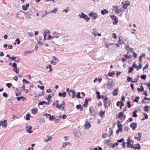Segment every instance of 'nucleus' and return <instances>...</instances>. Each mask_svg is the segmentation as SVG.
Returning a JSON list of instances; mask_svg holds the SVG:
<instances>
[{
	"label": "nucleus",
	"instance_id": "1",
	"mask_svg": "<svg viewBox=\"0 0 150 150\" xmlns=\"http://www.w3.org/2000/svg\"><path fill=\"white\" fill-rule=\"evenodd\" d=\"M107 85V88L109 89H110L115 86V84L113 82L112 79H109Z\"/></svg>",
	"mask_w": 150,
	"mask_h": 150
},
{
	"label": "nucleus",
	"instance_id": "2",
	"mask_svg": "<svg viewBox=\"0 0 150 150\" xmlns=\"http://www.w3.org/2000/svg\"><path fill=\"white\" fill-rule=\"evenodd\" d=\"M88 15L89 16L92 17L93 19L96 20L98 17V15L96 13L93 12H91L88 13Z\"/></svg>",
	"mask_w": 150,
	"mask_h": 150
},
{
	"label": "nucleus",
	"instance_id": "3",
	"mask_svg": "<svg viewBox=\"0 0 150 150\" xmlns=\"http://www.w3.org/2000/svg\"><path fill=\"white\" fill-rule=\"evenodd\" d=\"M62 103H60L59 105L58 103H57L56 105L57 108L59 109H60L62 108V109H64V106H63L62 105H64L65 102L64 101H62Z\"/></svg>",
	"mask_w": 150,
	"mask_h": 150
},
{
	"label": "nucleus",
	"instance_id": "4",
	"mask_svg": "<svg viewBox=\"0 0 150 150\" xmlns=\"http://www.w3.org/2000/svg\"><path fill=\"white\" fill-rule=\"evenodd\" d=\"M7 121L4 120L3 121H1L0 122V126H2L6 128L7 126Z\"/></svg>",
	"mask_w": 150,
	"mask_h": 150
},
{
	"label": "nucleus",
	"instance_id": "5",
	"mask_svg": "<svg viewBox=\"0 0 150 150\" xmlns=\"http://www.w3.org/2000/svg\"><path fill=\"white\" fill-rule=\"evenodd\" d=\"M25 128L28 129L26 130V131L28 133L31 134L33 133V131L31 130L32 129L31 126L27 125L25 127Z\"/></svg>",
	"mask_w": 150,
	"mask_h": 150
},
{
	"label": "nucleus",
	"instance_id": "6",
	"mask_svg": "<svg viewBox=\"0 0 150 150\" xmlns=\"http://www.w3.org/2000/svg\"><path fill=\"white\" fill-rule=\"evenodd\" d=\"M78 16L80 18L83 19L85 21L86 20L87 15L84 14L83 12H82L81 13L80 15H78Z\"/></svg>",
	"mask_w": 150,
	"mask_h": 150
},
{
	"label": "nucleus",
	"instance_id": "7",
	"mask_svg": "<svg viewBox=\"0 0 150 150\" xmlns=\"http://www.w3.org/2000/svg\"><path fill=\"white\" fill-rule=\"evenodd\" d=\"M137 123H132L130 125V127L132 128L133 130H134L137 128Z\"/></svg>",
	"mask_w": 150,
	"mask_h": 150
},
{
	"label": "nucleus",
	"instance_id": "8",
	"mask_svg": "<svg viewBox=\"0 0 150 150\" xmlns=\"http://www.w3.org/2000/svg\"><path fill=\"white\" fill-rule=\"evenodd\" d=\"M113 7L115 8V11L116 13L119 14L122 12L121 10H119V8L118 6H115Z\"/></svg>",
	"mask_w": 150,
	"mask_h": 150
},
{
	"label": "nucleus",
	"instance_id": "9",
	"mask_svg": "<svg viewBox=\"0 0 150 150\" xmlns=\"http://www.w3.org/2000/svg\"><path fill=\"white\" fill-rule=\"evenodd\" d=\"M120 121H117V125H118V129L119 130L122 132L123 130L122 129V125L120 124Z\"/></svg>",
	"mask_w": 150,
	"mask_h": 150
},
{
	"label": "nucleus",
	"instance_id": "10",
	"mask_svg": "<svg viewBox=\"0 0 150 150\" xmlns=\"http://www.w3.org/2000/svg\"><path fill=\"white\" fill-rule=\"evenodd\" d=\"M23 13L25 14L26 15V16L28 18H31V11H29Z\"/></svg>",
	"mask_w": 150,
	"mask_h": 150
},
{
	"label": "nucleus",
	"instance_id": "11",
	"mask_svg": "<svg viewBox=\"0 0 150 150\" xmlns=\"http://www.w3.org/2000/svg\"><path fill=\"white\" fill-rule=\"evenodd\" d=\"M47 137L48 138L45 139L44 141V142L45 143L47 142L48 141H51L52 139V138L51 136L48 135Z\"/></svg>",
	"mask_w": 150,
	"mask_h": 150
},
{
	"label": "nucleus",
	"instance_id": "12",
	"mask_svg": "<svg viewBox=\"0 0 150 150\" xmlns=\"http://www.w3.org/2000/svg\"><path fill=\"white\" fill-rule=\"evenodd\" d=\"M108 98L107 97H106L104 100H103V103H104L105 107V108H107L108 106Z\"/></svg>",
	"mask_w": 150,
	"mask_h": 150
},
{
	"label": "nucleus",
	"instance_id": "13",
	"mask_svg": "<svg viewBox=\"0 0 150 150\" xmlns=\"http://www.w3.org/2000/svg\"><path fill=\"white\" fill-rule=\"evenodd\" d=\"M91 127V124L89 122H86L85 124V127L86 129H88Z\"/></svg>",
	"mask_w": 150,
	"mask_h": 150
},
{
	"label": "nucleus",
	"instance_id": "14",
	"mask_svg": "<svg viewBox=\"0 0 150 150\" xmlns=\"http://www.w3.org/2000/svg\"><path fill=\"white\" fill-rule=\"evenodd\" d=\"M66 93L65 92H64L63 93H61L59 92L58 94V96L60 97H62L64 98L66 97Z\"/></svg>",
	"mask_w": 150,
	"mask_h": 150
},
{
	"label": "nucleus",
	"instance_id": "15",
	"mask_svg": "<svg viewBox=\"0 0 150 150\" xmlns=\"http://www.w3.org/2000/svg\"><path fill=\"white\" fill-rule=\"evenodd\" d=\"M16 99L18 101H20L21 100H22L23 101H24L26 99V98L22 96L20 97H17Z\"/></svg>",
	"mask_w": 150,
	"mask_h": 150
},
{
	"label": "nucleus",
	"instance_id": "16",
	"mask_svg": "<svg viewBox=\"0 0 150 150\" xmlns=\"http://www.w3.org/2000/svg\"><path fill=\"white\" fill-rule=\"evenodd\" d=\"M38 110L37 108L33 109L32 110V113L34 115L35 114L38 112Z\"/></svg>",
	"mask_w": 150,
	"mask_h": 150
},
{
	"label": "nucleus",
	"instance_id": "17",
	"mask_svg": "<svg viewBox=\"0 0 150 150\" xmlns=\"http://www.w3.org/2000/svg\"><path fill=\"white\" fill-rule=\"evenodd\" d=\"M110 17L113 20H115V21H117L118 20V18L116 17L115 16L113 15H111L110 16Z\"/></svg>",
	"mask_w": 150,
	"mask_h": 150
},
{
	"label": "nucleus",
	"instance_id": "18",
	"mask_svg": "<svg viewBox=\"0 0 150 150\" xmlns=\"http://www.w3.org/2000/svg\"><path fill=\"white\" fill-rule=\"evenodd\" d=\"M53 34L56 38H58L59 37V34L56 32H54Z\"/></svg>",
	"mask_w": 150,
	"mask_h": 150
},
{
	"label": "nucleus",
	"instance_id": "19",
	"mask_svg": "<svg viewBox=\"0 0 150 150\" xmlns=\"http://www.w3.org/2000/svg\"><path fill=\"white\" fill-rule=\"evenodd\" d=\"M44 104H45L46 105H48L49 104V102H47L45 101H43L41 102H40L38 105H42Z\"/></svg>",
	"mask_w": 150,
	"mask_h": 150
},
{
	"label": "nucleus",
	"instance_id": "20",
	"mask_svg": "<svg viewBox=\"0 0 150 150\" xmlns=\"http://www.w3.org/2000/svg\"><path fill=\"white\" fill-rule=\"evenodd\" d=\"M118 91L117 89H115L113 92V95L114 96H117L118 95V93H117Z\"/></svg>",
	"mask_w": 150,
	"mask_h": 150
},
{
	"label": "nucleus",
	"instance_id": "21",
	"mask_svg": "<svg viewBox=\"0 0 150 150\" xmlns=\"http://www.w3.org/2000/svg\"><path fill=\"white\" fill-rule=\"evenodd\" d=\"M149 106L147 105H146L144 107V110L145 111L148 112Z\"/></svg>",
	"mask_w": 150,
	"mask_h": 150
},
{
	"label": "nucleus",
	"instance_id": "22",
	"mask_svg": "<svg viewBox=\"0 0 150 150\" xmlns=\"http://www.w3.org/2000/svg\"><path fill=\"white\" fill-rule=\"evenodd\" d=\"M48 68H50V70L48 71L50 72L52 70V66L50 64L46 66V69H47Z\"/></svg>",
	"mask_w": 150,
	"mask_h": 150
},
{
	"label": "nucleus",
	"instance_id": "23",
	"mask_svg": "<svg viewBox=\"0 0 150 150\" xmlns=\"http://www.w3.org/2000/svg\"><path fill=\"white\" fill-rule=\"evenodd\" d=\"M31 51H26L24 52V54L25 56H26L27 54L31 53Z\"/></svg>",
	"mask_w": 150,
	"mask_h": 150
},
{
	"label": "nucleus",
	"instance_id": "24",
	"mask_svg": "<svg viewBox=\"0 0 150 150\" xmlns=\"http://www.w3.org/2000/svg\"><path fill=\"white\" fill-rule=\"evenodd\" d=\"M69 144H70L69 142H64L62 144V147L63 148H65L67 145H69Z\"/></svg>",
	"mask_w": 150,
	"mask_h": 150
},
{
	"label": "nucleus",
	"instance_id": "25",
	"mask_svg": "<svg viewBox=\"0 0 150 150\" xmlns=\"http://www.w3.org/2000/svg\"><path fill=\"white\" fill-rule=\"evenodd\" d=\"M137 112V110L135 111L134 112H133V117H137V115L136 114V113Z\"/></svg>",
	"mask_w": 150,
	"mask_h": 150
},
{
	"label": "nucleus",
	"instance_id": "26",
	"mask_svg": "<svg viewBox=\"0 0 150 150\" xmlns=\"http://www.w3.org/2000/svg\"><path fill=\"white\" fill-rule=\"evenodd\" d=\"M58 10V9L57 8H55L53 10H52L50 12V13H55Z\"/></svg>",
	"mask_w": 150,
	"mask_h": 150
},
{
	"label": "nucleus",
	"instance_id": "27",
	"mask_svg": "<svg viewBox=\"0 0 150 150\" xmlns=\"http://www.w3.org/2000/svg\"><path fill=\"white\" fill-rule=\"evenodd\" d=\"M96 94H97V98L98 99H100L101 98V96L100 95V92L99 91H97L96 93Z\"/></svg>",
	"mask_w": 150,
	"mask_h": 150
},
{
	"label": "nucleus",
	"instance_id": "28",
	"mask_svg": "<svg viewBox=\"0 0 150 150\" xmlns=\"http://www.w3.org/2000/svg\"><path fill=\"white\" fill-rule=\"evenodd\" d=\"M124 115V113L123 112H120L118 115V116L119 118L121 117H125V115L123 116V115Z\"/></svg>",
	"mask_w": 150,
	"mask_h": 150
},
{
	"label": "nucleus",
	"instance_id": "29",
	"mask_svg": "<svg viewBox=\"0 0 150 150\" xmlns=\"http://www.w3.org/2000/svg\"><path fill=\"white\" fill-rule=\"evenodd\" d=\"M118 145V142H116L115 143H114L113 144H112L111 146V147L112 149L114 148L115 146H117Z\"/></svg>",
	"mask_w": 150,
	"mask_h": 150
},
{
	"label": "nucleus",
	"instance_id": "30",
	"mask_svg": "<svg viewBox=\"0 0 150 150\" xmlns=\"http://www.w3.org/2000/svg\"><path fill=\"white\" fill-rule=\"evenodd\" d=\"M132 79L131 77L129 76L127 77V81L128 82H129L131 81L132 82V81H132Z\"/></svg>",
	"mask_w": 150,
	"mask_h": 150
},
{
	"label": "nucleus",
	"instance_id": "31",
	"mask_svg": "<svg viewBox=\"0 0 150 150\" xmlns=\"http://www.w3.org/2000/svg\"><path fill=\"white\" fill-rule=\"evenodd\" d=\"M110 141V139L106 140L104 142L105 144H107L108 145H109Z\"/></svg>",
	"mask_w": 150,
	"mask_h": 150
},
{
	"label": "nucleus",
	"instance_id": "32",
	"mask_svg": "<svg viewBox=\"0 0 150 150\" xmlns=\"http://www.w3.org/2000/svg\"><path fill=\"white\" fill-rule=\"evenodd\" d=\"M88 99H85V102L83 104V106H86L88 104Z\"/></svg>",
	"mask_w": 150,
	"mask_h": 150
},
{
	"label": "nucleus",
	"instance_id": "33",
	"mask_svg": "<svg viewBox=\"0 0 150 150\" xmlns=\"http://www.w3.org/2000/svg\"><path fill=\"white\" fill-rule=\"evenodd\" d=\"M18 68L17 67L16 68H14L13 71H15L16 74H18L19 73L18 69L17 70Z\"/></svg>",
	"mask_w": 150,
	"mask_h": 150
},
{
	"label": "nucleus",
	"instance_id": "34",
	"mask_svg": "<svg viewBox=\"0 0 150 150\" xmlns=\"http://www.w3.org/2000/svg\"><path fill=\"white\" fill-rule=\"evenodd\" d=\"M140 97H136L135 99L134 100V101L136 102H138L139 101V99Z\"/></svg>",
	"mask_w": 150,
	"mask_h": 150
},
{
	"label": "nucleus",
	"instance_id": "35",
	"mask_svg": "<svg viewBox=\"0 0 150 150\" xmlns=\"http://www.w3.org/2000/svg\"><path fill=\"white\" fill-rule=\"evenodd\" d=\"M69 11V8L67 7L66 8V9H64L63 11V12H65V13H67Z\"/></svg>",
	"mask_w": 150,
	"mask_h": 150
},
{
	"label": "nucleus",
	"instance_id": "36",
	"mask_svg": "<svg viewBox=\"0 0 150 150\" xmlns=\"http://www.w3.org/2000/svg\"><path fill=\"white\" fill-rule=\"evenodd\" d=\"M141 78L142 79L144 80L146 79V75H142L141 76Z\"/></svg>",
	"mask_w": 150,
	"mask_h": 150
},
{
	"label": "nucleus",
	"instance_id": "37",
	"mask_svg": "<svg viewBox=\"0 0 150 150\" xmlns=\"http://www.w3.org/2000/svg\"><path fill=\"white\" fill-rule=\"evenodd\" d=\"M149 67V64L148 63H147L145 65V66L143 68V70L144 71L145 69H147Z\"/></svg>",
	"mask_w": 150,
	"mask_h": 150
},
{
	"label": "nucleus",
	"instance_id": "38",
	"mask_svg": "<svg viewBox=\"0 0 150 150\" xmlns=\"http://www.w3.org/2000/svg\"><path fill=\"white\" fill-rule=\"evenodd\" d=\"M125 48H126V50L127 51V53L128 54V53L129 52V48H130V47H129V45H126L125 46Z\"/></svg>",
	"mask_w": 150,
	"mask_h": 150
},
{
	"label": "nucleus",
	"instance_id": "39",
	"mask_svg": "<svg viewBox=\"0 0 150 150\" xmlns=\"http://www.w3.org/2000/svg\"><path fill=\"white\" fill-rule=\"evenodd\" d=\"M133 69H134L132 67H130L129 70V71H128L129 73H132V71H133Z\"/></svg>",
	"mask_w": 150,
	"mask_h": 150
},
{
	"label": "nucleus",
	"instance_id": "40",
	"mask_svg": "<svg viewBox=\"0 0 150 150\" xmlns=\"http://www.w3.org/2000/svg\"><path fill=\"white\" fill-rule=\"evenodd\" d=\"M50 32V30H46L45 32H44V34H48Z\"/></svg>",
	"mask_w": 150,
	"mask_h": 150
},
{
	"label": "nucleus",
	"instance_id": "41",
	"mask_svg": "<svg viewBox=\"0 0 150 150\" xmlns=\"http://www.w3.org/2000/svg\"><path fill=\"white\" fill-rule=\"evenodd\" d=\"M114 74H115V73H114V71H113V72H111V73L109 72L108 73V76H112V75Z\"/></svg>",
	"mask_w": 150,
	"mask_h": 150
},
{
	"label": "nucleus",
	"instance_id": "42",
	"mask_svg": "<svg viewBox=\"0 0 150 150\" xmlns=\"http://www.w3.org/2000/svg\"><path fill=\"white\" fill-rule=\"evenodd\" d=\"M126 144H127V147L128 148L130 147H131V144L129 143V142H126Z\"/></svg>",
	"mask_w": 150,
	"mask_h": 150
},
{
	"label": "nucleus",
	"instance_id": "43",
	"mask_svg": "<svg viewBox=\"0 0 150 150\" xmlns=\"http://www.w3.org/2000/svg\"><path fill=\"white\" fill-rule=\"evenodd\" d=\"M76 98H81V97L80 96V92H78L76 94Z\"/></svg>",
	"mask_w": 150,
	"mask_h": 150
},
{
	"label": "nucleus",
	"instance_id": "44",
	"mask_svg": "<svg viewBox=\"0 0 150 150\" xmlns=\"http://www.w3.org/2000/svg\"><path fill=\"white\" fill-rule=\"evenodd\" d=\"M124 140V138H122L118 140H117V142H118L119 143H121Z\"/></svg>",
	"mask_w": 150,
	"mask_h": 150
},
{
	"label": "nucleus",
	"instance_id": "45",
	"mask_svg": "<svg viewBox=\"0 0 150 150\" xmlns=\"http://www.w3.org/2000/svg\"><path fill=\"white\" fill-rule=\"evenodd\" d=\"M16 41L17 42L18 44H20V41L18 38H17L16 40Z\"/></svg>",
	"mask_w": 150,
	"mask_h": 150
},
{
	"label": "nucleus",
	"instance_id": "46",
	"mask_svg": "<svg viewBox=\"0 0 150 150\" xmlns=\"http://www.w3.org/2000/svg\"><path fill=\"white\" fill-rule=\"evenodd\" d=\"M118 42L119 44H120V45H121L122 44H123V41L121 40L120 38H119V40L118 41Z\"/></svg>",
	"mask_w": 150,
	"mask_h": 150
},
{
	"label": "nucleus",
	"instance_id": "47",
	"mask_svg": "<svg viewBox=\"0 0 150 150\" xmlns=\"http://www.w3.org/2000/svg\"><path fill=\"white\" fill-rule=\"evenodd\" d=\"M105 112L104 111H100V115L101 117H102L105 114Z\"/></svg>",
	"mask_w": 150,
	"mask_h": 150
},
{
	"label": "nucleus",
	"instance_id": "48",
	"mask_svg": "<svg viewBox=\"0 0 150 150\" xmlns=\"http://www.w3.org/2000/svg\"><path fill=\"white\" fill-rule=\"evenodd\" d=\"M6 85L9 88H10L11 86H12V84L11 83H7Z\"/></svg>",
	"mask_w": 150,
	"mask_h": 150
},
{
	"label": "nucleus",
	"instance_id": "49",
	"mask_svg": "<svg viewBox=\"0 0 150 150\" xmlns=\"http://www.w3.org/2000/svg\"><path fill=\"white\" fill-rule=\"evenodd\" d=\"M128 6L127 5V4H123V7L124 9H126L127 8V7Z\"/></svg>",
	"mask_w": 150,
	"mask_h": 150
},
{
	"label": "nucleus",
	"instance_id": "50",
	"mask_svg": "<svg viewBox=\"0 0 150 150\" xmlns=\"http://www.w3.org/2000/svg\"><path fill=\"white\" fill-rule=\"evenodd\" d=\"M134 139H137L138 141H140L141 140V138H140L139 137H134Z\"/></svg>",
	"mask_w": 150,
	"mask_h": 150
},
{
	"label": "nucleus",
	"instance_id": "51",
	"mask_svg": "<svg viewBox=\"0 0 150 150\" xmlns=\"http://www.w3.org/2000/svg\"><path fill=\"white\" fill-rule=\"evenodd\" d=\"M12 67H14V68H16L17 67V64L15 62L13 63L12 64Z\"/></svg>",
	"mask_w": 150,
	"mask_h": 150
},
{
	"label": "nucleus",
	"instance_id": "52",
	"mask_svg": "<svg viewBox=\"0 0 150 150\" xmlns=\"http://www.w3.org/2000/svg\"><path fill=\"white\" fill-rule=\"evenodd\" d=\"M28 34L29 37H31L33 36V33L32 32H28Z\"/></svg>",
	"mask_w": 150,
	"mask_h": 150
},
{
	"label": "nucleus",
	"instance_id": "53",
	"mask_svg": "<svg viewBox=\"0 0 150 150\" xmlns=\"http://www.w3.org/2000/svg\"><path fill=\"white\" fill-rule=\"evenodd\" d=\"M30 115L28 114H27L26 115V120H30V118L29 117Z\"/></svg>",
	"mask_w": 150,
	"mask_h": 150
},
{
	"label": "nucleus",
	"instance_id": "54",
	"mask_svg": "<svg viewBox=\"0 0 150 150\" xmlns=\"http://www.w3.org/2000/svg\"><path fill=\"white\" fill-rule=\"evenodd\" d=\"M22 9L23 10H26L27 9V8L26 7V6L24 5H23L22 6Z\"/></svg>",
	"mask_w": 150,
	"mask_h": 150
},
{
	"label": "nucleus",
	"instance_id": "55",
	"mask_svg": "<svg viewBox=\"0 0 150 150\" xmlns=\"http://www.w3.org/2000/svg\"><path fill=\"white\" fill-rule=\"evenodd\" d=\"M133 57L135 58H136L137 57V55L136 53L135 52H133Z\"/></svg>",
	"mask_w": 150,
	"mask_h": 150
},
{
	"label": "nucleus",
	"instance_id": "56",
	"mask_svg": "<svg viewBox=\"0 0 150 150\" xmlns=\"http://www.w3.org/2000/svg\"><path fill=\"white\" fill-rule=\"evenodd\" d=\"M134 81H132V83H136L138 81V79L134 78Z\"/></svg>",
	"mask_w": 150,
	"mask_h": 150
},
{
	"label": "nucleus",
	"instance_id": "57",
	"mask_svg": "<svg viewBox=\"0 0 150 150\" xmlns=\"http://www.w3.org/2000/svg\"><path fill=\"white\" fill-rule=\"evenodd\" d=\"M75 94H76V92L75 91H74V93L73 92V93H72L73 95L72 96V97H71L72 98H74L75 97V96H76Z\"/></svg>",
	"mask_w": 150,
	"mask_h": 150
},
{
	"label": "nucleus",
	"instance_id": "58",
	"mask_svg": "<svg viewBox=\"0 0 150 150\" xmlns=\"http://www.w3.org/2000/svg\"><path fill=\"white\" fill-rule=\"evenodd\" d=\"M142 67V66L141 64V63H139V67L138 69H137V71H138L139 69H141Z\"/></svg>",
	"mask_w": 150,
	"mask_h": 150
},
{
	"label": "nucleus",
	"instance_id": "59",
	"mask_svg": "<svg viewBox=\"0 0 150 150\" xmlns=\"http://www.w3.org/2000/svg\"><path fill=\"white\" fill-rule=\"evenodd\" d=\"M23 82H25L26 83H29V84H30V83H29L28 81H27L25 79H23Z\"/></svg>",
	"mask_w": 150,
	"mask_h": 150
},
{
	"label": "nucleus",
	"instance_id": "60",
	"mask_svg": "<svg viewBox=\"0 0 150 150\" xmlns=\"http://www.w3.org/2000/svg\"><path fill=\"white\" fill-rule=\"evenodd\" d=\"M3 96L5 97H7L8 96V95L6 93H4L3 94Z\"/></svg>",
	"mask_w": 150,
	"mask_h": 150
},
{
	"label": "nucleus",
	"instance_id": "61",
	"mask_svg": "<svg viewBox=\"0 0 150 150\" xmlns=\"http://www.w3.org/2000/svg\"><path fill=\"white\" fill-rule=\"evenodd\" d=\"M127 105L128 108H130L131 106L130 104V102L129 101H128L127 103Z\"/></svg>",
	"mask_w": 150,
	"mask_h": 150
},
{
	"label": "nucleus",
	"instance_id": "62",
	"mask_svg": "<svg viewBox=\"0 0 150 150\" xmlns=\"http://www.w3.org/2000/svg\"><path fill=\"white\" fill-rule=\"evenodd\" d=\"M107 134H108L107 133H105V134H103L102 135L103 138H104V139H105L107 135Z\"/></svg>",
	"mask_w": 150,
	"mask_h": 150
},
{
	"label": "nucleus",
	"instance_id": "63",
	"mask_svg": "<svg viewBox=\"0 0 150 150\" xmlns=\"http://www.w3.org/2000/svg\"><path fill=\"white\" fill-rule=\"evenodd\" d=\"M140 91H144L143 87L142 85L140 86Z\"/></svg>",
	"mask_w": 150,
	"mask_h": 150
},
{
	"label": "nucleus",
	"instance_id": "64",
	"mask_svg": "<svg viewBox=\"0 0 150 150\" xmlns=\"http://www.w3.org/2000/svg\"><path fill=\"white\" fill-rule=\"evenodd\" d=\"M132 67L134 68H138V66L137 65V64L134 63L132 65Z\"/></svg>",
	"mask_w": 150,
	"mask_h": 150
}]
</instances>
